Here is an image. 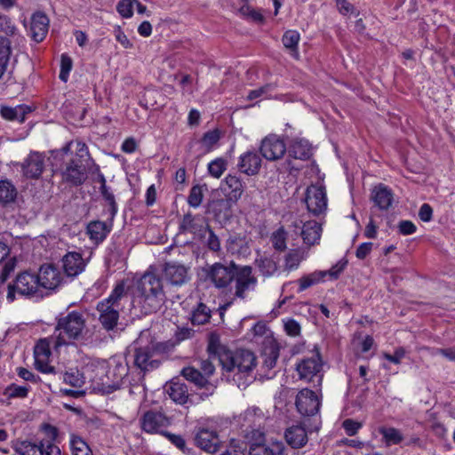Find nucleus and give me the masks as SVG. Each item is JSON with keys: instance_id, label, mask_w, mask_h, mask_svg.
<instances>
[{"instance_id": "obj_1", "label": "nucleus", "mask_w": 455, "mask_h": 455, "mask_svg": "<svg viewBox=\"0 0 455 455\" xmlns=\"http://www.w3.org/2000/svg\"><path fill=\"white\" fill-rule=\"evenodd\" d=\"M205 281L218 290L228 288L234 282V296L245 299L249 292L256 289L258 279L251 266H243L230 261L228 264L215 262L203 268Z\"/></svg>"}, {"instance_id": "obj_2", "label": "nucleus", "mask_w": 455, "mask_h": 455, "mask_svg": "<svg viewBox=\"0 0 455 455\" xmlns=\"http://www.w3.org/2000/svg\"><path fill=\"white\" fill-rule=\"evenodd\" d=\"M127 363L121 357L114 356L109 360H93L86 365L85 373L103 393H112L121 387L128 375Z\"/></svg>"}, {"instance_id": "obj_3", "label": "nucleus", "mask_w": 455, "mask_h": 455, "mask_svg": "<svg viewBox=\"0 0 455 455\" xmlns=\"http://www.w3.org/2000/svg\"><path fill=\"white\" fill-rule=\"evenodd\" d=\"M208 352L212 358L218 359L227 372L250 374L257 365V358L251 351L240 349L233 352L213 338L209 342Z\"/></svg>"}, {"instance_id": "obj_4", "label": "nucleus", "mask_w": 455, "mask_h": 455, "mask_svg": "<svg viewBox=\"0 0 455 455\" xmlns=\"http://www.w3.org/2000/svg\"><path fill=\"white\" fill-rule=\"evenodd\" d=\"M165 294L162 280L153 273L144 274L137 283L132 300L133 307L140 308L143 315L156 312L164 303Z\"/></svg>"}, {"instance_id": "obj_5", "label": "nucleus", "mask_w": 455, "mask_h": 455, "mask_svg": "<svg viewBox=\"0 0 455 455\" xmlns=\"http://www.w3.org/2000/svg\"><path fill=\"white\" fill-rule=\"evenodd\" d=\"M86 319L80 311H71L58 318L53 331L55 346H68L84 338Z\"/></svg>"}, {"instance_id": "obj_6", "label": "nucleus", "mask_w": 455, "mask_h": 455, "mask_svg": "<svg viewBox=\"0 0 455 455\" xmlns=\"http://www.w3.org/2000/svg\"><path fill=\"white\" fill-rule=\"evenodd\" d=\"M124 284L118 283L108 298L97 304L98 320L103 329L108 331H113L118 323L120 301L124 295Z\"/></svg>"}, {"instance_id": "obj_7", "label": "nucleus", "mask_w": 455, "mask_h": 455, "mask_svg": "<svg viewBox=\"0 0 455 455\" xmlns=\"http://www.w3.org/2000/svg\"><path fill=\"white\" fill-rule=\"evenodd\" d=\"M134 364L143 371H148L159 367L157 344L154 341H147L144 344L143 338L135 341Z\"/></svg>"}, {"instance_id": "obj_8", "label": "nucleus", "mask_w": 455, "mask_h": 455, "mask_svg": "<svg viewBox=\"0 0 455 455\" xmlns=\"http://www.w3.org/2000/svg\"><path fill=\"white\" fill-rule=\"evenodd\" d=\"M40 285L36 273L24 271L17 275L14 282L8 285L7 299L12 302L15 295L31 296L39 289Z\"/></svg>"}, {"instance_id": "obj_9", "label": "nucleus", "mask_w": 455, "mask_h": 455, "mask_svg": "<svg viewBox=\"0 0 455 455\" xmlns=\"http://www.w3.org/2000/svg\"><path fill=\"white\" fill-rule=\"evenodd\" d=\"M89 171H92L91 164L68 158L61 168V177L65 182L79 186L86 180Z\"/></svg>"}, {"instance_id": "obj_10", "label": "nucleus", "mask_w": 455, "mask_h": 455, "mask_svg": "<svg viewBox=\"0 0 455 455\" xmlns=\"http://www.w3.org/2000/svg\"><path fill=\"white\" fill-rule=\"evenodd\" d=\"M53 334L48 338L41 339L34 348L35 364L36 369L43 373H51L53 367L49 364L51 356V348L59 351L62 346H55L53 342Z\"/></svg>"}, {"instance_id": "obj_11", "label": "nucleus", "mask_w": 455, "mask_h": 455, "mask_svg": "<svg viewBox=\"0 0 455 455\" xmlns=\"http://www.w3.org/2000/svg\"><path fill=\"white\" fill-rule=\"evenodd\" d=\"M292 226L294 231L300 234L306 244L314 245L319 242L322 228L315 220H307V216L302 215L292 221Z\"/></svg>"}, {"instance_id": "obj_12", "label": "nucleus", "mask_w": 455, "mask_h": 455, "mask_svg": "<svg viewBox=\"0 0 455 455\" xmlns=\"http://www.w3.org/2000/svg\"><path fill=\"white\" fill-rule=\"evenodd\" d=\"M261 156L268 161H277L287 151L284 141L275 134H270L261 140L259 147Z\"/></svg>"}, {"instance_id": "obj_13", "label": "nucleus", "mask_w": 455, "mask_h": 455, "mask_svg": "<svg viewBox=\"0 0 455 455\" xmlns=\"http://www.w3.org/2000/svg\"><path fill=\"white\" fill-rule=\"evenodd\" d=\"M306 204L309 212L320 215L327 209V196L325 188L322 185H311L306 193Z\"/></svg>"}, {"instance_id": "obj_14", "label": "nucleus", "mask_w": 455, "mask_h": 455, "mask_svg": "<svg viewBox=\"0 0 455 455\" xmlns=\"http://www.w3.org/2000/svg\"><path fill=\"white\" fill-rule=\"evenodd\" d=\"M36 276L40 287L47 290H55L65 282V275L52 264L41 266Z\"/></svg>"}, {"instance_id": "obj_15", "label": "nucleus", "mask_w": 455, "mask_h": 455, "mask_svg": "<svg viewBox=\"0 0 455 455\" xmlns=\"http://www.w3.org/2000/svg\"><path fill=\"white\" fill-rule=\"evenodd\" d=\"M295 404L298 411L303 416H313L320 409L318 396L308 388H304L298 393Z\"/></svg>"}, {"instance_id": "obj_16", "label": "nucleus", "mask_w": 455, "mask_h": 455, "mask_svg": "<svg viewBox=\"0 0 455 455\" xmlns=\"http://www.w3.org/2000/svg\"><path fill=\"white\" fill-rule=\"evenodd\" d=\"M140 425L146 433L163 435L165 431L162 429L170 425V420L160 411H148L141 417Z\"/></svg>"}, {"instance_id": "obj_17", "label": "nucleus", "mask_w": 455, "mask_h": 455, "mask_svg": "<svg viewBox=\"0 0 455 455\" xmlns=\"http://www.w3.org/2000/svg\"><path fill=\"white\" fill-rule=\"evenodd\" d=\"M164 278L174 286H181L190 280L189 268L177 262H167L163 268Z\"/></svg>"}, {"instance_id": "obj_18", "label": "nucleus", "mask_w": 455, "mask_h": 455, "mask_svg": "<svg viewBox=\"0 0 455 455\" xmlns=\"http://www.w3.org/2000/svg\"><path fill=\"white\" fill-rule=\"evenodd\" d=\"M322 368L321 359L319 355H315L308 358H303L296 367V370L299 375V378L307 381L314 380V378L317 379V382L320 383L322 376L319 374Z\"/></svg>"}, {"instance_id": "obj_19", "label": "nucleus", "mask_w": 455, "mask_h": 455, "mask_svg": "<svg viewBox=\"0 0 455 455\" xmlns=\"http://www.w3.org/2000/svg\"><path fill=\"white\" fill-rule=\"evenodd\" d=\"M45 167V156L39 152H31L21 164L23 175L28 179H38Z\"/></svg>"}, {"instance_id": "obj_20", "label": "nucleus", "mask_w": 455, "mask_h": 455, "mask_svg": "<svg viewBox=\"0 0 455 455\" xmlns=\"http://www.w3.org/2000/svg\"><path fill=\"white\" fill-rule=\"evenodd\" d=\"M197 447L209 453H215L220 445V440L216 430L209 427H201L195 436Z\"/></svg>"}, {"instance_id": "obj_21", "label": "nucleus", "mask_w": 455, "mask_h": 455, "mask_svg": "<svg viewBox=\"0 0 455 455\" xmlns=\"http://www.w3.org/2000/svg\"><path fill=\"white\" fill-rule=\"evenodd\" d=\"M62 269L67 277H76L81 274L85 267V262L79 252L71 251L63 256Z\"/></svg>"}, {"instance_id": "obj_22", "label": "nucleus", "mask_w": 455, "mask_h": 455, "mask_svg": "<svg viewBox=\"0 0 455 455\" xmlns=\"http://www.w3.org/2000/svg\"><path fill=\"white\" fill-rule=\"evenodd\" d=\"M261 158L254 151H247L239 156L237 168L248 176L257 174L261 167Z\"/></svg>"}, {"instance_id": "obj_23", "label": "nucleus", "mask_w": 455, "mask_h": 455, "mask_svg": "<svg viewBox=\"0 0 455 455\" xmlns=\"http://www.w3.org/2000/svg\"><path fill=\"white\" fill-rule=\"evenodd\" d=\"M49 29V19L41 12H37L32 15L31 18V37L34 41L40 43L42 42Z\"/></svg>"}, {"instance_id": "obj_24", "label": "nucleus", "mask_w": 455, "mask_h": 455, "mask_svg": "<svg viewBox=\"0 0 455 455\" xmlns=\"http://www.w3.org/2000/svg\"><path fill=\"white\" fill-rule=\"evenodd\" d=\"M371 199L379 210L387 211L393 204L394 194L386 185L379 184L371 191Z\"/></svg>"}, {"instance_id": "obj_25", "label": "nucleus", "mask_w": 455, "mask_h": 455, "mask_svg": "<svg viewBox=\"0 0 455 455\" xmlns=\"http://www.w3.org/2000/svg\"><path fill=\"white\" fill-rule=\"evenodd\" d=\"M286 443L293 449L304 447L307 441V433L301 425H294L288 427L284 433Z\"/></svg>"}, {"instance_id": "obj_26", "label": "nucleus", "mask_w": 455, "mask_h": 455, "mask_svg": "<svg viewBox=\"0 0 455 455\" xmlns=\"http://www.w3.org/2000/svg\"><path fill=\"white\" fill-rule=\"evenodd\" d=\"M182 375L187 380L194 383L197 387H205L208 393H202V397L208 396L209 395L213 394L215 387L210 384L207 379L204 377V375H203V373L199 371L197 369L190 366L185 367L182 370Z\"/></svg>"}, {"instance_id": "obj_27", "label": "nucleus", "mask_w": 455, "mask_h": 455, "mask_svg": "<svg viewBox=\"0 0 455 455\" xmlns=\"http://www.w3.org/2000/svg\"><path fill=\"white\" fill-rule=\"evenodd\" d=\"M12 448L19 455H44V443L16 439L12 442Z\"/></svg>"}, {"instance_id": "obj_28", "label": "nucleus", "mask_w": 455, "mask_h": 455, "mask_svg": "<svg viewBox=\"0 0 455 455\" xmlns=\"http://www.w3.org/2000/svg\"><path fill=\"white\" fill-rule=\"evenodd\" d=\"M165 391L170 398L177 403L184 404L188 399L187 385L180 380H172L165 385Z\"/></svg>"}, {"instance_id": "obj_29", "label": "nucleus", "mask_w": 455, "mask_h": 455, "mask_svg": "<svg viewBox=\"0 0 455 455\" xmlns=\"http://www.w3.org/2000/svg\"><path fill=\"white\" fill-rule=\"evenodd\" d=\"M112 225L104 221L93 220L87 225V234L96 243H101L111 231Z\"/></svg>"}, {"instance_id": "obj_30", "label": "nucleus", "mask_w": 455, "mask_h": 455, "mask_svg": "<svg viewBox=\"0 0 455 455\" xmlns=\"http://www.w3.org/2000/svg\"><path fill=\"white\" fill-rule=\"evenodd\" d=\"M289 155L295 159L307 160L312 156L309 142L304 139H295L290 145Z\"/></svg>"}, {"instance_id": "obj_31", "label": "nucleus", "mask_w": 455, "mask_h": 455, "mask_svg": "<svg viewBox=\"0 0 455 455\" xmlns=\"http://www.w3.org/2000/svg\"><path fill=\"white\" fill-rule=\"evenodd\" d=\"M32 111L28 105H18L16 107H2L0 114L3 118L9 121H19L22 123L27 114Z\"/></svg>"}, {"instance_id": "obj_32", "label": "nucleus", "mask_w": 455, "mask_h": 455, "mask_svg": "<svg viewBox=\"0 0 455 455\" xmlns=\"http://www.w3.org/2000/svg\"><path fill=\"white\" fill-rule=\"evenodd\" d=\"M224 182L228 189V197L237 203L244 191L243 180L236 175L228 174L226 176Z\"/></svg>"}, {"instance_id": "obj_33", "label": "nucleus", "mask_w": 455, "mask_h": 455, "mask_svg": "<svg viewBox=\"0 0 455 455\" xmlns=\"http://www.w3.org/2000/svg\"><path fill=\"white\" fill-rule=\"evenodd\" d=\"M236 203L230 198L218 199L212 202V210L219 220H228L232 216V207Z\"/></svg>"}, {"instance_id": "obj_34", "label": "nucleus", "mask_w": 455, "mask_h": 455, "mask_svg": "<svg viewBox=\"0 0 455 455\" xmlns=\"http://www.w3.org/2000/svg\"><path fill=\"white\" fill-rule=\"evenodd\" d=\"M12 43L7 37H0V79L8 71L12 55Z\"/></svg>"}, {"instance_id": "obj_35", "label": "nucleus", "mask_w": 455, "mask_h": 455, "mask_svg": "<svg viewBox=\"0 0 455 455\" xmlns=\"http://www.w3.org/2000/svg\"><path fill=\"white\" fill-rule=\"evenodd\" d=\"M283 450L281 443H273L272 447L255 443L250 447L249 455H283Z\"/></svg>"}, {"instance_id": "obj_36", "label": "nucleus", "mask_w": 455, "mask_h": 455, "mask_svg": "<svg viewBox=\"0 0 455 455\" xmlns=\"http://www.w3.org/2000/svg\"><path fill=\"white\" fill-rule=\"evenodd\" d=\"M379 433L382 435V440L386 446L399 444L403 440V435L395 427H380Z\"/></svg>"}, {"instance_id": "obj_37", "label": "nucleus", "mask_w": 455, "mask_h": 455, "mask_svg": "<svg viewBox=\"0 0 455 455\" xmlns=\"http://www.w3.org/2000/svg\"><path fill=\"white\" fill-rule=\"evenodd\" d=\"M0 37L14 38L19 36V28L8 15L0 13Z\"/></svg>"}, {"instance_id": "obj_38", "label": "nucleus", "mask_w": 455, "mask_h": 455, "mask_svg": "<svg viewBox=\"0 0 455 455\" xmlns=\"http://www.w3.org/2000/svg\"><path fill=\"white\" fill-rule=\"evenodd\" d=\"M17 197L15 186L8 180H0V202L7 204L14 202Z\"/></svg>"}, {"instance_id": "obj_39", "label": "nucleus", "mask_w": 455, "mask_h": 455, "mask_svg": "<svg viewBox=\"0 0 455 455\" xmlns=\"http://www.w3.org/2000/svg\"><path fill=\"white\" fill-rule=\"evenodd\" d=\"M211 318V309L204 303H198L197 307L192 311L191 322L193 324H204Z\"/></svg>"}, {"instance_id": "obj_40", "label": "nucleus", "mask_w": 455, "mask_h": 455, "mask_svg": "<svg viewBox=\"0 0 455 455\" xmlns=\"http://www.w3.org/2000/svg\"><path fill=\"white\" fill-rule=\"evenodd\" d=\"M264 365L267 369H272L275 366L279 357V347L276 342L271 341L268 347L264 349Z\"/></svg>"}, {"instance_id": "obj_41", "label": "nucleus", "mask_w": 455, "mask_h": 455, "mask_svg": "<svg viewBox=\"0 0 455 455\" xmlns=\"http://www.w3.org/2000/svg\"><path fill=\"white\" fill-rule=\"evenodd\" d=\"M326 276V272H314L307 275H304L301 278L299 279V291H303L306 289L318 283L321 282L323 277Z\"/></svg>"}, {"instance_id": "obj_42", "label": "nucleus", "mask_w": 455, "mask_h": 455, "mask_svg": "<svg viewBox=\"0 0 455 455\" xmlns=\"http://www.w3.org/2000/svg\"><path fill=\"white\" fill-rule=\"evenodd\" d=\"M257 262L260 273L266 277L274 275L278 270L277 262L272 258H260Z\"/></svg>"}, {"instance_id": "obj_43", "label": "nucleus", "mask_w": 455, "mask_h": 455, "mask_svg": "<svg viewBox=\"0 0 455 455\" xmlns=\"http://www.w3.org/2000/svg\"><path fill=\"white\" fill-rule=\"evenodd\" d=\"M84 374L77 369H70L63 374V381L74 387H81L84 384Z\"/></svg>"}, {"instance_id": "obj_44", "label": "nucleus", "mask_w": 455, "mask_h": 455, "mask_svg": "<svg viewBox=\"0 0 455 455\" xmlns=\"http://www.w3.org/2000/svg\"><path fill=\"white\" fill-rule=\"evenodd\" d=\"M100 194H101L102 197L104 198V200L108 204L109 207H108V214H109V219H110V220H113V219L115 218V216L117 212V210H118L117 204L116 203L115 196L109 190V188L107 187V184L100 186Z\"/></svg>"}, {"instance_id": "obj_45", "label": "nucleus", "mask_w": 455, "mask_h": 455, "mask_svg": "<svg viewBox=\"0 0 455 455\" xmlns=\"http://www.w3.org/2000/svg\"><path fill=\"white\" fill-rule=\"evenodd\" d=\"M299 34L296 30L286 31L282 38L283 44L285 48L294 52L298 55V44L299 42Z\"/></svg>"}, {"instance_id": "obj_46", "label": "nucleus", "mask_w": 455, "mask_h": 455, "mask_svg": "<svg viewBox=\"0 0 455 455\" xmlns=\"http://www.w3.org/2000/svg\"><path fill=\"white\" fill-rule=\"evenodd\" d=\"M71 158L89 164L94 162L90 156L86 144L80 140L76 141V155Z\"/></svg>"}, {"instance_id": "obj_47", "label": "nucleus", "mask_w": 455, "mask_h": 455, "mask_svg": "<svg viewBox=\"0 0 455 455\" xmlns=\"http://www.w3.org/2000/svg\"><path fill=\"white\" fill-rule=\"evenodd\" d=\"M180 229L182 232L196 234L200 230V227L196 222V218L188 212L183 216Z\"/></svg>"}, {"instance_id": "obj_48", "label": "nucleus", "mask_w": 455, "mask_h": 455, "mask_svg": "<svg viewBox=\"0 0 455 455\" xmlns=\"http://www.w3.org/2000/svg\"><path fill=\"white\" fill-rule=\"evenodd\" d=\"M303 259V252L299 250L291 251L285 256V269L289 271L297 269Z\"/></svg>"}, {"instance_id": "obj_49", "label": "nucleus", "mask_w": 455, "mask_h": 455, "mask_svg": "<svg viewBox=\"0 0 455 455\" xmlns=\"http://www.w3.org/2000/svg\"><path fill=\"white\" fill-rule=\"evenodd\" d=\"M70 446L73 455H92L90 447L80 437H73L70 441Z\"/></svg>"}, {"instance_id": "obj_50", "label": "nucleus", "mask_w": 455, "mask_h": 455, "mask_svg": "<svg viewBox=\"0 0 455 455\" xmlns=\"http://www.w3.org/2000/svg\"><path fill=\"white\" fill-rule=\"evenodd\" d=\"M227 169V162L222 158H217L208 164V172L209 173L214 177L219 179L223 172Z\"/></svg>"}, {"instance_id": "obj_51", "label": "nucleus", "mask_w": 455, "mask_h": 455, "mask_svg": "<svg viewBox=\"0 0 455 455\" xmlns=\"http://www.w3.org/2000/svg\"><path fill=\"white\" fill-rule=\"evenodd\" d=\"M203 190L198 185L191 188L189 195L188 196V204L193 208H198L203 201Z\"/></svg>"}, {"instance_id": "obj_52", "label": "nucleus", "mask_w": 455, "mask_h": 455, "mask_svg": "<svg viewBox=\"0 0 455 455\" xmlns=\"http://www.w3.org/2000/svg\"><path fill=\"white\" fill-rule=\"evenodd\" d=\"M273 246L277 251H284L286 249V232L283 228L277 229L271 237Z\"/></svg>"}, {"instance_id": "obj_53", "label": "nucleus", "mask_w": 455, "mask_h": 455, "mask_svg": "<svg viewBox=\"0 0 455 455\" xmlns=\"http://www.w3.org/2000/svg\"><path fill=\"white\" fill-rule=\"evenodd\" d=\"M28 387L27 386H18L12 384L5 389L4 395L9 398H24L28 395Z\"/></svg>"}, {"instance_id": "obj_54", "label": "nucleus", "mask_w": 455, "mask_h": 455, "mask_svg": "<svg viewBox=\"0 0 455 455\" xmlns=\"http://www.w3.org/2000/svg\"><path fill=\"white\" fill-rule=\"evenodd\" d=\"M73 67L72 59L67 55L62 54L60 59V79L63 82H67L69 73Z\"/></svg>"}, {"instance_id": "obj_55", "label": "nucleus", "mask_w": 455, "mask_h": 455, "mask_svg": "<svg viewBox=\"0 0 455 455\" xmlns=\"http://www.w3.org/2000/svg\"><path fill=\"white\" fill-rule=\"evenodd\" d=\"M276 87L275 84H267L258 89L251 90L247 99L250 100H256L261 97H267L268 94Z\"/></svg>"}, {"instance_id": "obj_56", "label": "nucleus", "mask_w": 455, "mask_h": 455, "mask_svg": "<svg viewBox=\"0 0 455 455\" xmlns=\"http://www.w3.org/2000/svg\"><path fill=\"white\" fill-rule=\"evenodd\" d=\"M116 11L123 18H131L133 15V0H120Z\"/></svg>"}, {"instance_id": "obj_57", "label": "nucleus", "mask_w": 455, "mask_h": 455, "mask_svg": "<svg viewBox=\"0 0 455 455\" xmlns=\"http://www.w3.org/2000/svg\"><path fill=\"white\" fill-rule=\"evenodd\" d=\"M207 231L209 234V236L206 241L207 248L213 252L220 253L221 251L220 238L210 227H207Z\"/></svg>"}, {"instance_id": "obj_58", "label": "nucleus", "mask_w": 455, "mask_h": 455, "mask_svg": "<svg viewBox=\"0 0 455 455\" xmlns=\"http://www.w3.org/2000/svg\"><path fill=\"white\" fill-rule=\"evenodd\" d=\"M243 240L237 235H231L226 241L227 251L231 254H236L239 252V249L242 247Z\"/></svg>"}, {"instance_id": "obj_59", "label": "nucleus", "mask_w": 455, "mask_h": 455, "mask_svg": "<svg viewBox=\"0 0 455 455\" xmlns=\"http://www.w3.org/2000/svg\"><path fill=\"white\" fill-rule=\"evenodd\" d=\"M219 140H220V135H219L218 132L212 131V132H206L204 135V137L201 140V144L203 145L204 148H205L206 151H210L212 149V146L215 145Z\"/></svg>"}, {"instance_id": "obj_60", "label": "nucleus", "mask_w": 455, "mask_h": 455, "mask_svg": "<svg viewBox=\"0 0 455 455\" xmlns=\"http://www.w3.org/2000/svg\"><path fill=\"white\" fill-rule=\"evenodd\" d=\"M300 324L294 319L284 321V331L291 337H297L300 334Z\"/></svg>"}, {"instance_id": "obj_61", "label": "nucleus", "mask_w": 455, "mask_h": 455, "mask_svg": "<svg viewBox=\"0 0 455 455\" xmlns=\"http://www.w3.org/2000/svg\"><path fill=\"white\" fill-rule=\"evenodd\" d=\"M163 435L165 436L178 449L183 452L186 451V441L180 435H175L165 431L163 433Z\"/></svg>"}, {"instance_id": "obj_62", "label": "nucleus", "mask_w": 455, "mask_h": 455, "mask_svg": "<svg viewBox=\"0 0 455 455\" xmlns=\"http://www.w3.org/2000/svg\"><path fill=\"white\" fill-rule=\"evenodd\" d=\"M342 427L345 429L347 435L353 436L362 427V424L354 419H347L343 421Z\"/></svg>"}, {"instance_id": "obj_63", "label": "nucleus", "mask_w": 455, "mask_h": 455, "mask_svg": "<svg viewBox=\"0 0 455 455\" xmlns=\"http://www.w3.org/2000/svg\"><path fill=\"white\" fill-rule=\"evenodd\" d=\"M212 360H215L210 355V359L202 360L200 362V369L203 371V375L207 379V377L212 376L215 371V367L212 362Z\"/></svg>"}, {"instance_id": "obj_64", "label": "nucleus", "mask_w": 455, "mask_h": 455, "mask_svg": "<svg viewBox=\"0 0 455 455\" xmlns=\"http://www.w3.org/2000/svg\"><path fill=\"white\" fill-rule=\"evenodd\" d=\"M399 232L403 235H412L417 228L411 220H402L398 224Z\"/></svg>"}]
</instances>
